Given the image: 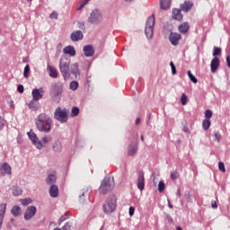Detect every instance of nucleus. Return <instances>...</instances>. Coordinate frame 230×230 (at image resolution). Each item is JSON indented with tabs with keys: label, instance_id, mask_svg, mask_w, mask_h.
Returning <instances> with one entry per match:
<instances>
[{
	"label": "nucleus",
	"instance_id": "obj_1",
	"mask_svg": "<svg viewBox=\"0 0 230 230\" xmlns=\"http://www.w3.org/2000/svg\"><path fill=\"white\" fill-rule=\"evenodd\" d=\"M35 125L36 128H38L40 132H45V134H48L51 131V125H53V120L48 114L40 113L35 120Z\"/></svg>",
	"mask_w": 230,
	"mask_h": 230
},
{
	"label": "nucleus",
	"instance_id": "obj_2",
	"mask_svg": "<svg viewBox=\"0 0 230 230\" xmlns=\"http://www.w3.org/2000/svg\"><path fill=\"white\" fill-rule=\"evenodd\" d=\"M114 178L106 177L99 187V193H101V195H107V193L114 190Z\"/></svg>",
	"mask_w": 230,
	"mask_h": 230
},
{
	"label": "nucleus",
	"instance_id": "obj_3",
	"mask_svg": "<svg viewBox=\"0 0 230 230\" xmlns=\"http://www.w3.org/2000/svg\"><path fill=\"white\" fill-rule=\"evenodd\" d=\"M118 199L116 196H110L106 199L105 203L102 205V209L107 215L116 211Z\"/></svg>",
	"mask_w": 230,
	"mask_h": 230
},
{
	"label": "nucleus",
	"instance_id": "obj_4",
	"mask_svg": "<svg viewBox=\"0 0 230 230\" xmlns=\"http://www.w3.org/2000/svg\"><path fill=\"white\" fill-rule=\"evenodd\" d=\"M54 119H57L59 123H67L69 119V110L58 107L54 112Z\"/></svg>",
	"mask_w": 230,
	"mask_h": 230
},
{
	"label": "nucleus",
	"instance_id": "obj_5",
	"mask_svg": "<svg viewBox=\"0 0 230 230\" xmlns=\"http://www.w3.org/2000/svg\"><path fill=\"white\" fill-rule=\"evenodd\" d=\"M155 25V16L151 15L147 18L146 23L145 33L148 39H152L154 37V26Z\"/></svg>",
	"mask_w": 230,
	"mask_h": 230
},
{
	"label": "nucleus",
	"instance_id": "obj_6",
	"mask_svg": "<svg viewBox=\"0 0 230 230\" xmlns=\"http://www.w3.org/2000/svg\"><path fill=\"white\" fill-rule=\"evenodd\" d=\"M64 91V84L62 83H55L51 87V97L53 100H60L62 92Z\"/></svg>",
	"mask_w": 230,
	"mask_h": 230
},
{
	"label": "nucleus",
	"instance_id": "obj_7",
	"mask_svg": "<svg viewBox=\"0 0 230 230\" xmlns=\"http://www.w3.org/2000/svg\"><path fill=\"white\" fill-rule=\"evenodd\" d=\"M102 21H103V16L102 15V13L97 9L93 10L88 18V22L91 24H100Z\"/></svg>",
	"mask_w": 230,
	"mask_h": 230
},
{
	"label": "nucleus",
	"instance_id": "obj_8",
	"mask_svg": "<svg viewBox=\"0 0 230 230\" xmlns=\"http://www.w3.org/2000/svg\"><path fill=\"white\" fill-rule=\"evenodd\" d=\"M71 61L67 58L60 59L59 61V69L61 74L63 75L64 78L69 75V65Z\"/></svg>",
	"mask_w": 230,
	"mask_h": 230
},
{
	"label": "nucleus",
	"instance_id": "obj_9",
	"mask_svg": "<svg viewBox=\"0 0 230 230\" xmlns=\"http://www.w3.org/2000/svg\"><path fill=\"white\" fill-rule=\"evenodd\" d=\"M32 100L39 102V100H42L44 96V89L42 87L40 88H35L31 92Z\"/></svg>",
	"mask_w": 230,
	"mask_h": 230
},
{
	"label": "nucleus",
	"instance_id": "obj_10",
	"mask_svg": "<svg viewBox=\"0 0 230 230\" xmlns=\"http://www.w3.org/2000/svg\"><path fill=\"white\" fill-rule=\"evenodd\" d=\"M29 139L32 142L33 145H35L36 148L39 150L42 149V144H40V140H39V137L36 134H34L32 131L28 132Z\"/></svg>",
	"mask_w": 230,
	"mask_h": 230
},
{
	"label": "nucleus",
	"instance_id": "obj_11",
	"mask_svg": "<svg viewBox=\"0 0 230 230\" xmlns=\"http://www.w3.org/2000/svg\"><path fill=\"white\" fill-rule=\"evenodd\" d=\"M36 213H37V208H35V206L28 207L24 213L25 220H30L31 218H33Z\"/></svg>",
	"mask_w": 230,
	"mask_h": 230
},
{
	"label": "nucleus",
	"instance_id": "obj_12",
	"mask_svg": "<svg viewBox=\"0 0 230 230\" xmlns=\"http://www.w3.org/2000/svg\"><path fill=\"white\" fill-rule=\"evenodd\" d=\"M0 175L4 177V175H12V166L8 164V163H4L0 166Z\"/></svg>",
	"mask_w": 230,
	"mask_h": 230
},
{
	"label": "nucleus",
	"instance_id": "obj_13",
	"mask_svg": "<svg viewBox=\"0 0 230 230\" xmlns=\"http://www.w3.org/2000/svg\"><path fill=\"white\" fill-rule=\"evenodd\" d=\"M181 39H182V37L177 32H172L169 36L170 42L172 46H177Z\"/></svg>",
	"mask_w": 230,
	"mask_h": 230
},
{
	"label": "nucleus",
	"instance_id": "obj_14",
	"mask_svg": "<svg viewBox=\"0 0 230 230\" xmlns=\"http://www.w3.org/2000/svg\"><path fill=\"white\" fill-rule=\"evenodd\" d=\"M218 67H220V59H218V57H216L211 60L210 63L211 73H217Z\"/></svg>",
	"mask_w": 230,
	"mask_h": 230
},
{
	"label": "nucleus",
	"instance_id": "obj_15",
	"mask_svg": "<svg viewBox=\"0 0 230 230\" xmlns=\"http://www.w3.org/2000/svg\"><path fill=\"white\" fill-rule=\"evenodd\" d=\"M70 39L73 42H78V40H82L84 39V33L81 31H75L71 33Z\"/></svg>",
	"mask_w": 230,
	"mask_h": 230
},
{
	"label": "nucleus",
	"instance_id": "obj_16",
	"mask_svg": "<svg viewBox=\"0 0 230 230\" xmlns=\"http://www.w3.org/2000/svg\"><path fill=\"white\" fill-rule=\"evenodd\" d=\"M83 51L84 53V57L86 58L93 57L94 55V48L92 45H85L83 48Z\"/></svg>",
	"mask_w": 230,
	"mask_h": 230
},
{
	"label": "nucleus",
	"instance_id": "obj_17",
	"mask_svg": "<svg viewBox=\"0 0 230 230\" xmlns=\"http://www.w3.org/2000/svg\"><path fill=\"white\" fill-rule=\"evenodd\" d=\"M6 213V203L0 204V229L3 227V220H4V215Z\"/></svg>",
	"mask_w": 230,
	"mask_h": 230
},
{
	"label": "nucleus",
	"instance_id": "obj_18",
	"mask_svg": "<svg viewBox=\"0 0 230 230\" xmlns=\"http://www.w3.org/2000/svg\"><path fill=\"white\" fill-rule=\"evenodd\" d=\"M63 53H65V55H69L70 57H75L76 55V50H75V47L73 46H66L64 48Z\"/></svg>",
	"mask_w": 230,
	"mask_h": 230
},
{
	"label": "nucleus",
	"instance_id": "obj_19",
	"mask_svg": "<svg viewBox=\"0 0 230 230\" xmlns=\"http://www.w3.org/2000/svg\"><path fill=\"white\" fill-rule=\"evenodd\" d=\"M137 184L140 191H143V190H145V175L138 174Z\"/></svg>",
	"mask_w": 230,
	"mask_h": 230
},
{
	"label": "nucleus",
	"instance_id": "obj_20",
	"mask_svg": "<svg viewBox=\"0 0 230 230\" xmlns=\"http://www.w3.org/2000/svg\"><path fill=\"white\" fill-rule=\"evenodd\" d=\"M28 107L31 109V111H39V109H40V102L32 99L29 102Z\"/></svg>",
	"mask_w": 230,
	"mask_h": 230
},
{
	"label": "nucleus",
	"instance_id": "obj_21",
	"mask_svg": "<svg viewBox=\"0 0 230 230\" xmlns=\"http://www.w3.org/2000/svg\"><path fill=\"white\" fill-rule=\"evenodd\" d=\"M181 9H172V19L174 21H182V13Z\"/></svg>",
	"mask_w": 230,
	"mask_h": 230
},
{
	"label": "nucleus",
	"instance_id": "obj_22",
	"mask_svg": "<svg viewBox=\"0 0 230 230\" xmlns=\"http://www.w3.org/2000/svg\"><path fill=\"white\" fill-rule=\"evenodd\" d=\"M89 199V190L84 189L81 190V195L79 196L80 202H85V200Z\"/></svg>",
	"mask_w": 230,
	"mask_h": 230
},
{
	"label": "nucleus",
	"instance_id": "obj_23",
	"mask_svg": "<svg viewBox=\"0 0 230 230\" xmlns=\"http://www.w3.org/2000/svg\"><path fill=\"white\" fill-rule=\"evenodd\" d=\"M47 69L49 70V75L50 78H58V72L57 71V68H55V66H48Z\"/></svg>",
	"mask_w": 230,
	"mask_h": 230
},
{
	"label": "nucleus",
	"instance_id": "obj_24",
	"mask_svg": "<svg viewBox=\"0 0 230 230\" xmlns=\"http://www.w3.org/2000/svg\"><path fill=\"white\" fill-rule=\"evenodd\" d=\"M172 6V0H160V8L168 10Z\"/></svg>",
	"mask_w": 230,
	"mask_h": 230
},
{
	"label": "nucleus",
	"instance_id": "obj_25",
	"mask_svg": "<svg viewBox=\"0 0 230 230\" xmlns=\"http://www.w3.org/2000/svg\"><path fill=\"white\" fill-rule=\"evenodd\" d=\"M49 195L53 199H57V197H58V187L57 185H51L49 190Z\"/></svg>",
	"mask_w": 230,
	"mask_h": 230
},
{
	"label": "nucleus",
	"instance_id": "obj_26",
	"mask_svg": "<svg viewBox=\"0 0 230 230\" xmlns=\"http://www.w3.org/2000/svg\"><path fill=\"white\" fill-rule=\"evenodd\" d=\"M190 8H193V4L191 2H184L181 4V10L182 12H190Z\"/></svg>",
	"mask_w": 230,
	"mask_h": 230
},
{
	"label": "nucleus",
	"instance_id": "obj_27",
	"mask_svg": "<svg viewBox=\"0 0 230 230\" xmlns=\"http://www.w3.org/2000/svg\"><path fill=\"white\" fill-rule=\"evenodd\" d=\"M70 71H71L72 75H75V78H77V76H80V70L78 69V63L73 64L70 67Z\"/></svg>",
	"mask_w": 230,
	"mask_h": 230
},
{
	"label": "nucleus",
	"instance_id": "obj_28",
	"mask_svg": "<svg viewBox=\"0 0 230 230\" xmlns=\"http://www.w3.org/2000/svg\"><path fill=\"white\" fill-rule=\"evenodd\" d=\"M137 153V144L129 145L128 149V155H136Z\"/></svg>",
	"mask_w": 230,
	"mask_h": 230
},
{
	"label": "nucleus",
	"instance_id": "obj_29",
	"mask_svg": "<svg viewBox=\"0 0 230 230\" xmlns=\"http://www.w3.org/2000/svg\"><path fill=\"white\" fill-rule=\"evenodd\" d=\"M40 141L41 148H44V146H46L48 143H51V141H53V137H51V136H45Z\"/></svg>",
	"mask_w": 230,
	"mask_h": 230
},
{
	"label": "nucleus",
	"instance_id": "obj_30",
	"mask_svg": "<svg viewBox=\"0 0 230 230\" xmlns=\"http://www.w3.org/2000/svg\"><path fill=\"white\" fill-rule=\"evenodd\" d=\"M178 29L181 33H188V30H190V24L188 22H183L179 26Z\"/></svg>",
	"mask_w": 230,
	"mask_h": 230
},
{
	"label": "nucleus",
	"instance_id": "obj_31",
	"mask_svg": "<svg viewBox=\"0 0 230 230\" xmlns=\"http://www.w3.org/2000/svg\"><path fill=\"white\" fill-rule=\"evenodd\" d=\"M52 148L54 152H60V150H62V143H60L58 140L54 142Z\"/></svg>",
	"mask_w": 230,
	"mask_h": 230
},
{
	"label": "nucleus",
	"instance_id": "obj_32",
	"mask_svg": "<svg viewBox=\"0 0 230 230\" xmlns=\"http://www.w3.org/2000/svg\"><path fill=\"white\" fill-rule=\"evenodd\" d=\"M12 215L13 217H19L21 215V208L14 206L11 210Z\"/></svg>",
	"mask_w": 230,
	"mask_h": 230
},
{
	"label": "nucleus",
	"instance_id": "obj_33",
	"mask_svg": "<svg viewBox=\"0 0 230 230\" xmlns=\"http://www.w3.org/2000/svg\"><path fill=\"white\" fill-rule=\"evenodd\" d=\"M13 195H14V197H19V195H22V190L19 187H13Z\"/></svg>",
	"mask_w": 230,
	"mask_h": 230
},
{
	"label": "nucleus",
	"instance_id": "obj_34",
	"mask_svg": "<svg viewBox=\"0 0 230 230\" xmlns=\"http://www.w3.org/2000/svg\"><path fill=\"white\" fill-rule=\"evenodd\" d=\"M57 181V176L55 174H49L47 178V184H53Z\"/></svg>",
	"mask_w": 230,
	"mask_h": 230
},
{
	"label": "nucleus",
	"instance_id": "obj_35",
	"mask_svg": "<svg viewBox=\"0 0 230 230\" xmlns=\"http://www.w3.org/2000/svg\"><path fill=\"white\" fill-rule=\"evenodd\" d=\"M202 127L204 130H208L209 127H211V121L209 119L203 120Z\"/></svg>",
	"mask_w": 230,
	"mask_h": 230
},
{
	"label": "nucleus",
	"instance_id": "obj_36",
	"mask_svg": "<svg viewBox=\"0 0 230 230\" xmlns=\"http://www.w3.org/2000/svg\"><path fill=\"white\" fill-rule=\"evenodd\" d=\"M78 114H80V109H78V107H73L71 111V117L75 118L78 116Z\"/></svg>",
	"mask_w": 230,
	"mask_h": 230
},
{
	"label": "nucleus",
	"instance_id": "obj_37",
	"mask_svg": "<svg viewBox=\"0 0 230 230\" xmlns=\"http://www.w3.org/2000/svg\"><path fill=\"white\" fill-rule=\"evenodd\" d=\"M187 75H188L190 80L192 81L193 84H197V82H199V80L197 79V77H195V75H193V74H191V71H190V70H189V71L187 72Z\"/></svg>",
	"mask_w": 230,
	"mask_h": 230
},
{
	"label": "nucleus",
	"instance_id": "obj_38",
	"mask_svg": "<svg viewBox=\"0 0 230 230\" xmlns=\"http://www.w3.org/2000/svg\"><path fill=\"white\" fill-rule=\"evenodd\" d=\"M214 137L215 141H217V143H220V141L222 140V135L218 131H214Z\"/></svg>",
	"mask_w": 230,
	"mask_h": 230
},
{
	"label": "nucleus",
	"instance_id": "obj_39",
	"mask_svg": "<svg viewBox=\"0 0 230 230\" xmlns=\"http://www.w3.org/2000/svg\"><path fill=\"white\" fill-rule=\"evenodd\" d=\"M71 91H76V89H78V82L76 81H72L70 83V85H69Z\"/></svg>",
	"mask_w": 230,
	"mask_h": 230
},
{
	"label": "nucleus",
	"instance_id": "obj_40",
	"mask_svg": "<svg viewBox=\"0 0 230 230\" xmlns=\"http://www.w3.org/2000/svg\"><path fill=\"white\" fill-rule=\"evenodd\" d=\"M87 3L88 2H86V0H83V1L79 2L78 5L76 7V10L78 12H80V10H82L85 6V4H87Z\"/></svg>",
	"mask_w": 230,
	"mask_h": 230
},
{
	"label": "nucleus",
	"instance_id": "obj_41",
	"mask_svg": "<svg viewBox=\"0 0 230 230\" xmlns=\"http://www.w3.org/2000/svg\"><path fill=\"white\" fill-rule=\"evenodd\" d=\"M220 53H222V49L218 48V47H214V51H213V57L214 58L216 57H218V55H220Z\"/></svg>",
	"mask_w": 230,
	"mask_h": 230
},
{
	"label": "nucleus",
	"instance_id": "obj_42",
	"mask_svg": "<svg viewBox=\"0 0 230 230\" xmlns=\"http://www.w3.org/2000/svg\"><path fill=\"white\" fill-rule=\"evenodd\" d=\"M23 76H24V78H29V76H30V65H27V66L24 67V70H23Z\"/></svg>",
	"mask_w": 230,
	"mask_h": 230
},
{
	"label": "nucleus",
	"instance_id": "obj_43",
	"mask_svg": "<svg viewBox=\"0 0 230 230\" xmlns=\"http://www.w3.org/2000/svg\"><path fill=\"white\" fill-rule=\"evenodd\" d=\"M181 102L182 105H186L188 103V95H186V93H182Z\"/></svg>",
	"mask_w": 230,
	"mask_h": 230
},
{
	"label": "nucleus",
	"instance_id": "obj_44",
	"mask_svg": "<svg viewBox=\"0 0 230 230\" xmlns=\"http://www.w3.org/2000/svg\"><path fill=\"white\" fill-rule=\"evenodd\" d=\"M69 218V212H66L65 215L61 216L59 218V225L62 224V222H65V220H67Z\"/></svg>",
	"mask_w": 230,
	"mask_h": 230
},
{
	"label": "nucleus",
	"instance_id": "obj_45",
	"mask_svg": "<svg viewBox=\"0 0 230 230\" xmlns=\"http://www.w3.org/2000/svg\"><path fill=\"white\" fill-rule=\"evenodd\" d=\"M21 202L22 206H28L29 204H31V202L33 201L31 200V199L28 198V199H21Z\"/></svg>",
	"mask_w": 230,
	"mask_h": 230
},
{
	"label": "nucleus",
	"instance_id": "obj_46",
	"mask_svg": "<svg viewBox=\"0 0 230 230\" xmlns=\"http://www.w3.org/2000/svg\"><path fill=\"white\" fill-rule=\"evenodd\" d=\"M158 191H160V193H163V191H164V181H159Z\"/></svg>",
	"mask_w": 230,
	"mask_h": 230
},
{
	"label": "nucleus",
	"instance_id": "obj_47",
	"mask_svg": "<svg viewBox=\"0 0 230 230\" xmlns=\"http://www.w3.org/2000/svg\"><path fill=\"white\" fill-rule=\"evenodd\" d=\"M212 117H213V111H211V110H207L205 112V118L207 119H211Z\"/></svg>",
	"mask_w": 230,
	"mask_h": 230
},
{
	"label": "nucleus",
	"instance_id": "obj_48",
	"mask_svg": "<svg viewBox=\"0 0 230 230\" xmlns=\"http://www.w3.org/2000/svg\"><path fill=\"white\" fill-rule=\"evenodd\" d=\"M218 170H220V172H223V173H226V165L223 162L218 163Z\"/></svg>",
	"mask_w": 230,
	"mask_h": 230
},
{
	"label": "nucleus",
	"instance_id": "obj_49",
	"mask_svg": "<svg viewBox=\"0 0 230 230\" xmlns=\"http://www.w3.org/2000/svg\"><path fill=\"white\" fill-rule=\"evenodd\" d=\"M171 179H172V181H175V180L179 179V172H172V173H171Z\"/></svg>",
	"mask_w": 230,
	"mask_h": 230
},
{
	"label": "nucleus",
	"instance_id": "obj_50",
	"mask_svg": "<svg viewBox=\"0 0 230 230\" xmlns=\"http://www.w3.org/2000/svg\"><path fill=\"white\" fill-rule=\"evenodd\" d=\"M170 66H171L172 75H175V73H177V69L175 68V65H173V61L170 62Z\"/></svg>",
	"mask_w": 230,
	"mask_h": 230
},
{
	"label": "nucleus",
	"instance_id": "obj_51",
	"mask_svg": "<svg viewBox=\"0 0 230 230\" xmlns=\"http://www.w3.org/2000/svg\"><path fill=\"white\" fill-rule=\"evenodd\" d=\"M71 229V223L67 222L62 227V230H70Z\"/></svg>",
	"mask_w": 230,
	"mask_h": 230
},
{
	"label": "nucleus",
	"instance_id": "obj_52",
	"mask_svg": "<svg viewBox=\"0 0 230 230\" xmlns=\"http://www.w3.org/2000/svg\"><path fill=\"white\" fill-rule=\"evenodd\" d=\"M50 19H58V13L52 12L49 15Z\"/></svg>",
	"mask_w": 230,
	"mask_h": 230
},
{
	"label": "nucleus",
	"instance_id": "obj_53",
	"mask_svg": "<svg viewBox=\"0 0 230 230\" xmlns=\"http://www.w3.org/2000/svg\"><path fill=\"white\" fill-rule=\"evenodd\" d=\"M4 128V119L0 117V130Z\"/></svg>",
	"mask_w": 230,
	"mask_h": 230
},
{
	"label": "nucleus",
	"instance_id": "obj_54",
	"mask_svg": "<svg viewBox=\"0 0 230 230\" xmlns=\"http://www.w3.org/2000/svg\"><path fill=\"white\" fill-rule=\"evenodd\" d=\"M134 211H136V208L134 207H129V209H128L129 217H134Z\"/></svg>",
	"mask_w": 230,
	"mask_h": 230
},
{
	"label": "nucleus",
	"instance_id": "obj_55",
	"mask_svg": "<svg viewBox=\"0 0 230 230\" xmlns=\"http://www.w3.org/2000/svg\"><path fill=\"white\" fill-rule=\"evenodd\" d=\"M17 91H18V93L22 94V93H24V86L22 84H19L17 87Z\"/></svg>",
	"mask_w": 230,
	"mask_h": 230
},
{
	"label": "nucleus",
	"instance_id": "obj_56",
	"mask_svg": "<svg viewBox=\"0 0 230 230\" xmlns=\"http://www.w3.org/2000/svg\"><path fill=\"white\" fill-rule=\"evenodd\" d=\"M211 208L213 209H217L218 208V205H217V201H212L211 202Z\"/></svg>",
	"mask_w": 230,
	"mask_h": 230
},
{
	"label": "nucleus",
	"instance_id": "obj_57",
	"mask_svg": "<svg viewBox=\"0 0 230 230\" xmlns=\"http://www.w3.org/2000/svg\"><path fill=\"white\" fill-rule=\"evenodd\" d=\"M182 130H183V132H185L186 134H190V129H189L186 126H183Z\"/></svg>",
	"mask_w": 230,
	"mask_h": 230
},
{
	"label": "nucleus",
	"instance_id": "obj_58",
	"mask_svg": "<svg viewBox=\"0 0 230 230\" xmlns=\"http://www.w3.org/2000/svg\"><path fill=\"white\" fill-rule=\"evenodd\" d=\"M226 64H227L228 67H230V57L229 56L226 57Z\"/></svg>",
	"mask_w": 230,
	"mask_h": 230
},
{
	"label": "nucleus",
	"instance_id": "obj_59",
	"mask_svg": "<svg viewBox=\"0 0 230 230\" xmlns=\"http://www.w3.org/2000/svg\"><path fill=\"white\" fill-rule=\"evenodd\" d=\"M139 123H141V119L137 118L136 119V125H139Z\"/></svg>",
	"mask_w": 230,
	"mask_h": 230
},
{
	"label": "nucleus",
	"instance_id": "obj_60",
	"mask_svg": "<svg viewBox=\"0 0 230 230\" xmlns=\"http://www.w3.org/2000/svg\"><path fill=\"white\" fill-rule=\"evenodd\" d=\"M177 196H178L179 198H181V189H178V190H177Z\"/></svg>",
	"mask_w": 230,
	"mask_h": 230
},
{
	"label": "nucleus",
	"instance_id": "obj_61",
	"mask_svg": "<svg viewBox=\"0 0 230 230\" xmlns=\"http://www.w3.org/2000/svg\"><path fill=\"white\" fill-rule=\"evenodd\" d=\"M140 139H141V141H145V137H144V136H141V137H140Z\"/></svg>",
	"mask_w": 230,
	"mask_h": 230
},
{
	"label": "nucleus",
	"instance_id": "obj_62",
	"mask_svg": "<svg viewBox=\"0 0 230 230\" xmlns=\"http://www.w3.org/2000/svg\"><path fill=\"white\" fill-rule=\"evenodd\" d=\"M176 230H182V227L177 226V227H176Z\"/></svg>",
	"mask_w": 230,
	"mask_h": 230
},
{
	"label": "nucleus",
	"instance_id": "obj_63",
	"mask_svg": "<svg viewBox=\"0 0 230 230\" xmlns=\"http://www.w3.org/2000/svg\"><path fill=\"white\" fill-rule=\"evenodd\" d=\"M134 0H125L126 3H132Z\"/></svg>",
	"mask_w": 230,
	"mask_h": 230
},
{
	"label": "nucleus",
	"instance_id": "obj_64",
	"mask_svg": "<svg viewBox=\"0 0 230 230\" xmlns=\"http://www.w3.org/2000/svg\"><path fill=\"white\" fill-rule=\"evenodd\" d=\"M54 230H62V229H60V228L57 227V228H55Z\"/></svg>",
	"mask_w": 230,
	"mask_h": 230
}]
</instances>
